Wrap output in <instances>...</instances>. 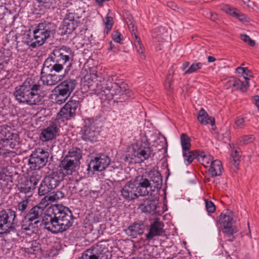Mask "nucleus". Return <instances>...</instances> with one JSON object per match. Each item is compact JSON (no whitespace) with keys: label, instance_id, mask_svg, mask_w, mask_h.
I'll list each match as a JSON object with an SVG mask.
<instances>
[{"label":"nucleus","instance_id":"1","mask_svg":"<svg viewBox=\"0 0 259 259\" xmlns=\"http://www.w3.org/2000/svg\"><path fill=\"white\" fill-rule=\"evenodd\" d=\"M73 55L71 49L66 46L56 48L45 61L41 71V80L44 84L54 85L61 79V76L51 74L53 70L59 72L64 66H69Z\"/></svg>","mask_w":259,"mask_h":259},{"label":"nucleus","instance_id":"2","mask_svg":"<svg viewBox=\"0 0 259 259\" xmlns=\"http://www.w3.org/2000/svg\"><path fill=\"white\" fill-rule=\"evenodd\" d=\"M73 223L72 212L69 208L61 204L50 207L42 219L45 228L54 234L67 230Z\"/></svg>","mask_w":259,"mask_h":259},{"label":"nucleus","instance_id":"3","mask_svg":"<svg viewBox=\"0 0 259 259\" xmlns=\"http://www.w3.org/2000/svg\"><path fill=\"white\" fill-rule=\"evenodd\" d=\"M92 83L88 82L89 89L92 92V94L97 95L107 96L109 99L113 98L115 96H119V99L125 100L131 97L132 92L128 88L127 85L122 83L119 85L118 83L113 82L110 77L102 79L101 77H98L96 74L93 73L90 75Z\"/></svg>","mask_w":259,"mask_h":259},{"label":"nucleus","instance_id":"4","mask_svg":"<svg viewBox=\"0 0 259 259\" xmlns=\"http://www.w3.org/2000/svg\"><path fill=\"white\" fill-rule=\"evenodd\" d=\"M39 90V84L36 83L33 80L27 78L22 84L16 87L14 96L19 103L34 105L41 101L38 93Z\"/></svg>","mask_w":259,"mask_h":259},{"label":"nucleus","instance_id":"5","mask_svg":"<svg viewBox=\"0 0 259 259\" xmlns=\"http://www.w3.org/2000/svg\"><path fill=\"white\" fill-rule=\"evenodd\" d=\"M136 185L137 193L140 196L148 195L161 188L162 180L160 173L155 170L146 172L142 176L136 178L132 181Z\"/></svg>","mask_w":259,"mask_h":259},{"label":"nucleus","instance_id":"6","mask_svg":"<svg viewBox=\"0 0 259 259\" xmlns=\"http://www.w3.org/2000/svg\"><path fill=\"white\" fill-rule=\"evenodd\" d=\"M56 29V25L54 23L45 21L39 23L33 31V38L25 43L32 48L41 46L55 34Z\"/></svg>","mask_w":259,"mask_h":259},{"label":"nucleus","instance_id":"7","mask_svg":"<svg viewBox=\"0 0 259 259\" xmlns=\"http://www.w3.org/2000/svg\"><path fill=\"white\" fill-rule=\"evenodd\" d=\"M44 213L42 209L37 205L33 207L22 220V229L33 231V229L37 228V224L40 223V220Z\"/></svg>","mask_w":259,"mask_h":259},{"label":"nucleus","instance_id":"8","mask_svg":"<svg viewBox=\"0 0 259 259\" xmlns=\"http://www.w3.org/2000/svg\"><path fill=\"white\" fill-rule=\"evenodd\" d=\"M17 224L15 211L7 209L0 211V234L8 233L13 231Z\"/></svg>","mask_w":259,"mask_h":259},{"label":"nucleus","instance_id":"9","mask_svg":"<svg viewBox=\"0 0 259 259\" xmlns=\"http://www.w3.org/2000/svg\"><path fill=\"white\" fill-rule=\"evenodd\" d=\"M49 153L48 151L38 148L31 154L29 164L30 167L34 169H38L44 166L48 160Z\"/></svg>","mask_w":259,"mask_h":259},{"label":"nucleus","instance_id":"10","mask_svg":"<svg viewBox=\"0 0 259 259\" xmlns=\"http://www.w3.org/2000/svg\"><path fill=\"white\" fill-rule=\"evenodd\" d=\"M78 105L79 102L78 101H69L58 113V119L64 121L73 117L75 115V112Z\"/></svg>","mask_w":259,"mask_h":259},{"label":"nucleus","instance_id":"11","mask_svg":"<svg viewBox=\"0 0 259 259\" xmlns=\"http://www.w3.org/2000/svg\"><path fill=\"white\" fill-rule=\"evenodd\" d=\"M110 163V158L106 155L101 154L91 160L89 168H92L95 171H101L105 169Z\"/></svg>","mask_w":259,"mask_h":259},{"label":"nucleus","instance_id":"12","mask_svg":"<svg viewBox=\"0 0 259 259\" xmlns=\"http://www.w3.org/2000/svg\"><path fill=\"white\" fill-rule=\"evenodd\" d=\"M133 149L132 155L139 158L141 162L149 159L152 155L150 148L144 143H137Z\"/></svg>","mask_w":259,"mask_h":259},{"label":"nucleus","instance_id":"13","mask_svg":"<svg viewBox=\"0 0 259 259\" xmlns=\"http://www.w3.org/2000/svg\"><path fill=\"white\" fill-rule=\"evenodd\" d=\"M79 167L73 161H71L70 160H69L64 157L59 164V170L60 173H62V177L63 178L65 176L72 175Z\"/></svg>","mask_w":259,"mask_h":259},{"label":"nucleus","instance_id":"14","mask_svg":"<svg viewBox=\"0 0 259 259\" xmlns=\"http://www.w3.org/2000/svg\"><path fill=\"white\" fill-rule=\"evenodd\" d=\"M163 227V223L159 219H155L151 223L148 233L146 235L147 239L150 240L154 237L162 236L164 233Z\"/></svg>","mask_w":259,"mask_h":259},{"label":"nucleus","instance_id":"15","mask_svg":"<svg viewBox=\"0 0 259 259\" xmlns=\"http://www.w3.org/2000/svg\"><path fill=\"white\" fill-rule=\"evenodd\" d=\"M59 132V128L56 123H52L46 128L42 130L40 139L42 141H49L55 138Z\"/></svg>","mask_w":259,"mask_h":259},{"label":"nucleus","instance_id":"16","mask_svg":"<svg viewBox=\"0 0 259 259\" xmlns=\"http://www.w3.org/2000/svg\"><path fill=\"white\" fill-rule=\"evenodd\" d=\"M123 197L127 200H132L138 197L136 185L132 181L126 183L121 190Z\"/></svg>","mask_w":259,"mask_h":259},{"label":"nucleus","instance_id":"17","mask_svg":"<svg viewBox=\"0 0 259 259\" xmlns=\"http://www.w3.org/2000/svg\"><path fill=\"white\" fill-rule=\"evenodd\" d=\"M244 79L246 81L245 83L239 79L231 77L226 81L225 85L227 89L235 88L237 90L245 92L249 87V78L247 77H244Z\"/></svg>","mask_w":259,"mask_h":259},{"label":"nucleus","instance_id":"18","mask_svg":"<svg viewBox=\"0 0 259 259\" xmlns=\"http://www.w3.org/2000/svg\"><path fill=\"white\" fill-rule=\"evenodd\" d=\"M77 84V82L74 79H67L60 83L56 87L65 93L67 96H70Z\"/></svg>","mask_w":259,"mask_h":259},{"label":"nucleus","instance_id":"19","mask_svg":"<svg viewBox=\"0 0 259 259\" xmlns=\"http://www.w3.org/2000/svg\"><path fill=\"white\" fill-rule=\"evenodd\" d=\"M64 157L73 161L75 164L79 166L80 164V160L82 158V151L77 147H72L68 150Z\"/></svg>","mask_w":259,"mask_h":259},{"label":"nucleus","instance_id":"20","mask_svg":"<svg viewBox=\"0 0 259 259\" xmlns=\"http://www.w3.org/2000/svg\"><path fill=\"white\" fill-rule=\"evenodd\" d=\"M208 168V173L212 177L220 176L223 169L221 161L218 159L212 161Z\"/></svg>","mask_w":259,"mask_h":259},{"label":"nucleus","instance_id":"21","mask_svg":"<svg viewBox=\"0 0 259 259\" xmlns=\"http://www.w3.org/2000/svg\"><path fill=\"white\" fill-rule=\"evenodd\" d=\"M156 205L153 199H146L140 205L141 211L147 213H154L156 209Z\"/></svg>","mask_w":259,"mask_h":259},{"label":"nucleus","instance_id":"22","mask_svg":"<svg viewBox=\"0 0 259 259\" xmlns=\"http://www.w3.org/2000/svg\"><path fill=\"white\" fill-rule=\"evenodd\" d=\"M18 189L20 193L24 194L25 196L23 198H28L32 196L34 188L31 186L30 183L28 182L26 180L24 182L20 183L18 185Z\"/></svg>","mask_w":259,"mask_h":259},{"label":"nucleus","instance_id":"23","mask_svg":"<svg viewBox=\"0 0 259 259\" xmlns=\"http://www.w3.org/2000/svg\"><path fill=\"white\" fill-rule=\"evenodd\" d=\"M145 226L141 223H135L129 226L126 229V233L129 235L136 237L137 235L143 234Z\"/></svg>","mask_w":259,"mask_h":259},{"label":"nucleus","instance_id":"24","mask_svg":"<svg viewBox=\"0 0 259 259\" xmlns=\"http://www.w3.org/2000/svg\"><path fill=\"white\" fill-rule=\"evenodd\" d=\"M198 120L202 124H208L211 125L214 124L215 120L212 117H209L204 109H201L198 112L197 116Z\"/></svg>","mask_w":259,"mask_h":259},{"label":"nucleus","instance_id":"25","mask_svg":"<svg viewBox=\"0 0 259 259\" xmlns=\"http://www.w3.org/2000/svg\"><path fill=\"white\" fill-rule=\"evenodd\" d=\"M81 259H108V255L105 253H97L94 249H89L84 252Z\"/></svg>","mask_w":259,"mask_h":259},{"label":"nucleus","instance_id":"26","mask_svg":"<svg viewBox=\"0 0 259 259\" xmlns=\"http://www.w3.org/2000/svg\"><path fill=\"white\" fill-rule=\"evenodd\" d=\"M44 183L47 184V186L51 190L57 187L60 182L59 177L55 173H53L46 177L44 179Z\"/></svg>","mask_w":259,"mask_h":259},{"label":"nucleus","instance_id":"27","mask_svg":"<svg viewBox=\"0 0 259 259\" xmlns=\"http://www.w3.org/2000/svg\"><path fill=\"white\" fill-rule=\"evenodd\" d=\"M29 199L23 198L19 201L17 205L16 210L19 212V214L24 217L26 214L27 211L29 208Z\"/></svg>","mask_w":259,"mask_h":259},{"label":"nucleus","instance_id":"28","mask_svg":"<svg viewBox=\"0 0 259 259\" xmlns=\"http://www.w3.org/2000/svg\"><path fill=\"white\" fill-rule=\"evenodd\" d=\"M198 153L196 151L185 150L183 151V156L184 163L189 165L195 159H197Z\"/></svg>","mask_w":259,"mask_h":259},{"label":"nucleus","instance_id":"29","mask_svg":"<svg viewBox=\"0 0 259 259\" xmlns=\"http://www.w3.org/2000/svg\"><path fill=\"white\" fill-rule=\"evenodd\" d=\"M54 92L55 93L53 96L55 102L58 105H61L64 103L69 97L57 87L55 88Z\"/></svg>","mask_w":259,"mask_h":259},{"label":"nucleus","instance_id":"30","mask_svg":"<svg viewBox=\"0 0 259 259\" xmlns=\"http://www.w3.org/2000/svg\"><path fill=\"white\" fill-rule=\"evenodd\" d=\"M213 160V158L210 154L204 152L198 154L197 160L205 167H208Z\"/></svg>","mask_w":259,"mask_h":259},{"label":"nucleus","instance_id":"31","mask_svg":"<svg viewBox=\"0 0 259 259\" xmlns=\"http://www.w3.org/2000/svg\"><path fill=\"white\" fill-rule=\"evenodd\" d=\"M98 133L88 127L84 131L82 135V139L86 141L94 142L97 140Z\"/></svg>","mask_w":259,"mask_h":259},{"label":"nucleus","instance_id":"32","mask_svg":"<svg viewBox=\"0 0 259 259\" xmlns=\"http://www.w3.org/2000/svg\"><path fill=\"white\" fill-rule=\"evenodd\" d=\"M104 33L105 34H108L113 25V19L111 16L109 15V13L104 19Z\"/></svg>","mask_w":259,"mask_h":259},{"label":"nucleus","instance_id":"33","mask_svg":"<svg viewBox=\"0 0 259 259\" xmlns=\"http://www.w3.org/2000/svg\"><path fill=\"white\" fill-rule=\"evenodd\" d=\"M181 144L183 151L190 150L191 146L190 138L185 134H182L181 136Z\"/></svg>","mask_w":259,"mask_h":259},{"label":"nucleus","instance_id":"34","mask_svg":"<svg viewBox=\"0 0 259 259\" xmlns=\"http://www.w3.org/2000/svg\"><path fill=\"white\" fill-rule=\"evenodd\" d=\"M226 12L227 14L237 18L240 21H243L245 19V16L242 13L238 12L236 9L228 8L226 10Z\"/></svg>","mask_w":259,"mask_h":259},{"label":"nucleus","instance_id":"35","mask_svg":"<svg viewBox=\"0 0 259 259\" xmlns=\"http://www.w3.org/2000/svg\"><path fill=\"white\" fill-rule=\"evenodd\" d=\"M232 221V218L229 214L222 213L220 216L219 222L223 226L229 225Z\"/></svg>","mask_w":259,"mask_h":259},{"label":"nucleus","instance_id":"36","mask_svg":"<svg viewBox=\"0 0 259 259\" xmlns=\"http://www.w3.org/2000/svg\"><path fill=\"white\" fill-rule=\"evenodd\" d=\"M50 201L54 202L64 197V193L60 191L53 192L48 195Z\"/></svg>","mask_w":259,"mask_h":259},{"label":"nucleus","instance_id":"37","mask_svg":"<svg viewBox=\"0 0 259 259\" xmlns=\"http://www.w3.org/2000/svg\"><path fill=\"white\" fill-rule=\"evenodd\" d=\"M41 178V176L37 172H33L32 175L30 177L29 180H27L26 181L30 183L31 186H33V188L35 189V186L40 180Z\"/></svg>","mask_w":259,"mask_h":259},{"label":"nucleus","instance_id":"38","mask_svg":"<svg viewBox=\"0 0 259 259\" xmlns=\"http://www.w3.org/2000/svg\"><path fill=\"white\" fill-rule=\"evenodd\" d=\"M165 32L166 31L163 27H159L152 31V37L156 39L161 38L162 40L165 39L163 36Z\"/></svg>","mask_w":259,"mask_h":259},{"label":"nucleus","instance_id":"39","mask_svg":"<svg viewBox=\"0 0 259 259\" xmlns=\"http://www.w3.org/2000/svg\"><path fill=\"white\" fill-rule=\"evenodd\" d=\"M39 4V7H41L46 9H50L53 7L55 4V0H35Z\"/></svg>","mask_w":259,"mask_h":259},{"label":"nucleus","instance_id":"40","mask_svg":"<svg viewBox=\"0 0 259 259\" xmlns=\"http://www.w3.org/2000/svg\"><path fill=\"white\" fill-rule=\"evenodd\" d=\"M202 64L201 63H200V62L193 63L190 66V67L188 68V69L185 71V74H191L193 72H195L198 69H201L202 68Z\"/></svg>","mask_w":259,"mask_h":259},{"label":"nucleus","instance_id":"41","mask_svg":"<svg viewBox=\"0 0 259 259\" xmlns=\"http://www.w3.org/2000/svg\"><path fill=\"white\" fill-rule=\"evenodd\" d=\"M50 190V187L47 186V184L44 183V181L41 183L38 188V195L40 196H43L48 194Z\"/></svg>","mask_w":259,"mask_h":259},{"label":"nucleus","instance_id":"42","mask_svg":"<svg viewBox=\"0 0 259 259\" xmlns=\"http://www.w3.org/2000/svg\"><path fill=\"white\" fill-rule=\"evenodd\" d=\"M253 135H245L241 137L239 140L240 145H246L252 142L254 140Z\"/></svg>","mask_w":259,"mask_h":259},{"label":"nucleus","instance_id":"43","mask_svg":"<svg viewBox=\"0 0 259 259\" xmlns=\"http://www.w3.org/2000/svg\"><path fill=\"white\" fill-rule=\"evenodd\" d=\"M232 160L231 161V164L236 168H237L239 165L240 155L238 152L235 150L232 154Z\"/></svg>","mask_w":259,"mask_h":259},{"label":"nucleus","instance_id":"44","mask_svg":"<svg viewBox=\"0 0 259 259\" xmlns=\"http://www.w3.org/2000/svg\"><path fill=\"white\" fill-rule=\"evenodd\" d=\"M236 71L243 75L244 77H247L249 79V77L252 76L251 71L246 67H238L236 69Z\"/></svg>","mask_w":259,"mask_h":259},{"label":"nucleus","instance_id":"45","mask_svg":"<svg viewBox=\"0 0 259 259\" xmlns=\"http://www.w3.org/2000/svg\"><path fill=\"white\" fill-rule=\"evenodd\" d=\"M244 119L241 117H237L235 120L234 128L235 129H241L245 127Z\"/></svg>","mask_w":259,"mask_h":259},{"label":"nucleus","instance_id":"46","mask_svg":"<svg viewBox=\"0 0 259 259\" xmlns=\"http://www.w3.org/2000/svg\"><path fill=\"white\" fill-rule=\"evenodd\" d=\"M134 37H135V42L134 43H135V48H136L137 52L139 54H142L143 53L144 49H143V45L141 44L140 39L136 34H135Z\"/></svg>","mask_w":259,"mask_h":259},{"label":"nucleus","instance_id":"47","mask_svg":"<svg viewBox=\"0 0 259 259\" xmlns=\"http://www.w3.org/2000/svg\"><path fill=\"white\" fill-rule=\"evenodd\" d=\"M51 203H52V202L51 201H50L49 197L47 195L46 196H45L41 200L40 202L36 205L38 207H39L40 208L42 209V210L44 211L46 207Z\"/></svg>","mask_w":259,"mask_h":259},{"label":"nucleus","instance_id":"48","mask_svg":"<svg viewBox=\"0 0 259 259\" xmlns=\"http://www.w3.org/2000/svg\"><path fill=\"white\" fill-rule=\"evenodd\" d=\"M205 208L208 213H213L215 210V206L214 203L209 200H205Z\"/></svg>","mask_w":259,"mask_h":259},{"label":"nucleus","instance_id":"49","mask_svg":"<svg viewBox=\"0 0 259 259\" xmlns=\"http://www.w3.org/2000/svg\"><path fill=\"white\" fill-rule=\"evenodd\" d=\"M11 136L13 137V135H10L8 138L3 139V140L4 142H6V145H8L11 148L14 149L15 148L16 144V142L13 141V138H11Z\"/></svg>","mask_w":259,"mask_h":259},{"label":"nucleus","instance_id":"50","mask_svg":"<svg viewBox=\"0 0 259 259\" xmlns=\"http://www.w3.org/2000/svg\"><path fill=\"white\" fill-rule=\"evenodd\" d=\"M241 39L251 47L255 45V41L251 39L249 36L246 34L241 35Z\"/></svg>","mask_w":259,"mask_h":259},{"label":"nucleus","instance_id":"51","mask_svg":"<svg viewBox=\"0 0 259 259\" xmlns=\"http://www.w3.org/2000/svg\"><path fill=\"white\" fill-rule=\"evenodd\" d=\"M223 227L225 229V232L230 235H232L233 234L237 232V229L235 227L230 226V225Z\"/></svg>","mask_w":259,"mask_h":259},{"label":"nucleus","instance_id":"52","mask_svg":"<svg viewBox=\"0 0 259 259\" xmlns=\"http://www.w3.org/2000/svg\"><path fill=\"white\" fill-rule=\"evenodd\" d=\"M112 38L115 42H120L121 40V34L118 30L114 31L112 33Z\"/></svg>","mask_w":259,"mask_h":259},{"label":"nucleus","instance_id":"53","mask_svg":"<svg viewBox=\"0 0 259 259\" xmlns=\"http://www.w3.org/2000/svg\"><path fill=\"white\" fill-rule=\"evenodd\" d=\"M171 78H172V76H171V75L169 74L166 79V81H165V84H164V86H165V88L167 90H171V83H170V81H171Z\"/></svg>","mask_w":259,"mask_h":259},{"label":"nucleus","instance_id":"54","mask_svg":"<svg viewBox=\"0 0 259 259\" xmlns=\"http://www.w3.org/2000/svg\"><path fill=\"white\" fill-rule=\"evenodd\" d=\"M128 27L130 31L132 32V34H134V36L135 35V30H136V27L135 26V24L133 22H130V23L127 22Z\"/></svg>","mask_w":259,"mask_h":259},{"label":"nucleus","instance_id":"55","mask_svg":"<svg viewBox=\"0 0 259 259\" xmlns=\"http://www.w3.org/2000/svg\"><path fill=\"white\" fill-rule=\"evenodd\" d=\"M253 102L259 111V96H255L253 97Z\"/></svg>","mask_w":259,"mask_h":259},{"label":"nucleus","instance_id":"56","mask_svg":"<svg viewBox=\"0 0 259 259\" xmlns=\"http://www.w3.org/2000/svg\"><path fill=\"white\" fill-rule=\"evenodd\" d=\"M89 195L93 198H96L98 196V192L97 191L92 190L90 191Z\"/></svg>","mask_w":259,"mask_h":259},{"label":"nucleus","instance_id":"57","mask_svg":"<svg viewBox=\"0 0 259 259\" xmlns=\"http://www.w3.org/2000/svg\"><path fill=\"white\" fill-rule=\"evenodd\" d=\"M4 154H6V156L9 155V156H14L15 153L11 150L8 149H6V152L4 153Z\"/></svg>","mask_w":259,"mask_h":259},{"label":"nucleus","instance_id":"58","mask_svg":"<svg viewBox=\"0 0 259 259\" xmlns=\"http://www.w3.org/2000/svg\"><path fill=\"white\" fill-rule=\"evenodd\" d=\"M189 65V62H185L182 66V70H185Z\"/></svg>","mask_w":259,"mask_h":259},{"label":"nucleus","instance_id":"59","mask_svg":"<svg viewBox=\"0 0 259 259\" xmlns=\"http://www.w3.org/2000/svg\"><path fill=\"white\" fill-rule=\"evenodd\" d=\"M207 59H208V62H213L215 61V59L213 57H212V56H208Z\"/></svg>","mask_w":259,"mask_h":259},{"label":"nucleus","instance_id":"60","mask_svg":"<svg viewBox=\"0 0 259 259\" xmlns=\"http://www.w3.org/2000/svg\"><path fill=\"white\" fill-rule=\"evenodd\" d=\"M4 168L0 166V180L3 178V175L4 174Z\"/></svg>","mask_w":259,"mask_h":259},{"label":"nucleus","instance_id":"61","mask_svg":"<svg viewBox=\"0 0 259 259\" xmlns=\"http://www.w3.org/2000/svg\"><path fill=\"white\" fill-rule=\"evenodd\" d=\"M132 259H139V258H137V257H133V258Z\"/></svg>","mask_w":259,"mask_h":259}]
</instances>
